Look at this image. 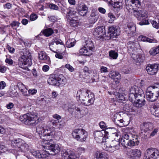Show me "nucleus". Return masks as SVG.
I'll use <instances>...</instances> for the list:
<instances>
[{
  "mask_svg": "<svg viewBox=\"0 0 159 159\" xmlns=\"http://www.w3.org/2000/svg\"><path fill=\"white\" fill-rule=\"evenodd\" d=\"M31 153L36 158H40V152L39 151L33 150L31 152Z\"/></svg>",
  "mask_w": 159,
  "mask_h": 159,
  "instance_id": "603ef678",
  "label": "nucleus"
},
{
  "mask_svg": "<svg viewBox=\"0 0 159 159\" xmlns=\"http://www.w3.org/2000/svg\"><path fill=\"white\" fill-rule=\"evenodd\" d=\"M49 7L50 8L55 10H57L58 9V7L57 5L53 3L50 4L49 5Z\"/></svg>",
  "mask_w": 159,
  "mask_h": 159,
  "instance_id": "0e129e2a",
  "label": "nucleus"
},
{
  "mask_svg": "<svg viewBox=\"0 0 159 159\" xmlns=\"http://www.w3.org/2000/svg\"><path fill=\"white\" fill-rule=\"evenodd\" d=\"M133 14L139 20H141L139 23L141 25H147L149 24L148 20L145 19L148 17V13L146 11L143 10H133Z\"/></svg>",
  "mask_w": 159,
  "mask_h": 159,
  "instance_id": "39448f33",
  "label": "nucleus"
},
{
  "mask_svg": "<svg viewBox=\"0 0 159 159\" xmlns=\"http://www.w3.org/2000/svg\"><path fill=\"white\" fill-rule=\"evenodd\" d=\"M109 75V77L113 79L116 83H119L120 80L121 79L120 75L118 72L116 71H111Z\"/></svg>",
  "mask_w": 159,
  "mask_h": 159,
  "instance_id": "a878e982",
  "label": "nucleus"
},
{
  "mask_svg": "<svg viewBox=\"0 0 159 159\" xmlns=\"http://www.w3.org/2000/svg\"><path fill=\"white\" fill-rule=\"evenodd\" d=\"M57 86H59L60 85L63 86L65 85L67 83L66 78L62 74L57 75Z\"/></svg>",
  "mask_w": 159,
  "mask_h": 159,
  "instance_id": "cd10ccee",
  "label": "nucleus"
},
{
  "mask_svg": "<svg viewBox=\"0 0 159 159\" xmlns=\"http://www.w3.org/2000/svg\"><path fill=\"white\" fill-rule=\"evenodd\" d=\"M54 43H56V44L57 45L58 44H62V42L61 40H58L57 39H55L54 40V41H53V42H52L51 43L49 44V48L50 49L52 50V48H51V46H52V45H53L54 44Z\"/></svg>",
  "mask_w": 159,
  "mask_h": 159,
  "instance_id": "864d4df0",
  "label": "nucleus"
},
{
  "mask_svg": "<svg viewBox=\"0 0 159 159\" xmlns=\"http://www.w3.org/2000/svg\"><path fill=\"white\" fill-rule=\"evenodd\" d=\"M143 159H159V152L157 149L149 148L145 154Z\"/></svg>",
  "mask_w": 159,
  "mask_h": 159,
  "instance_id": "1a4fd4ad",
  "label": "nucleus"
},
{
  "mask_svg": "<svg viewBox=\"0 0 159 159\" xmlns=\"http://www.w3.org/2000/svg\"><path fill=\"white\" fill-rule=\"evenodd\" d=\"M99 125L100 127L103 129H106L107 128L106 123L103 121L100 122L99 124Z\"/></svg>",
  "mask_w": 159,
  "mask_h": 159,
  "instance_id": "e2e57ef3",
  "label": "nucleus"
},
{
  "mask_svg": "<svg viewBox=\"0 0 159 159\" xmlns=\"http://www.w3.org/2000/svg\"><path fill=\"white\" fill-rule=\"evenodd\" d=\"M65 124V122L63 120H58L56 127L59 129H61L64 126Z\"/></svg>",
  "mask_w": 159,
  "mask_h": 159,
  "instance_id": "09e8293b",
  "label": "nucleus"
},
{
  "mask_svg": "<svg viewBox=\"0 0 159 159\" xmlns=\"http://www.w3.org/2000/svg\"><path fill=\"white\" fill-rule=\"evenodd\" d=\"M113 5V6L114 7H115L120 9L122 8L123 4L122 2H120V1H115ZM112 6H113V5Z\"/></svg>",
  "mask_w": 159,
  "mask_h": 159,
  "instance_id": "a18cd8bd",
  "label": "nucleus"
},
{
  "mask_svg": "<svg viewBox=\"0 0 159 159\" xmlns=\"http://www.w3.org/2000/svg\"><path fill=\"white\" fill-rule=\"evenodd\" d=\"M18 88L24 96H28V89L23 84L21 83H18Z\"/></svg>",
  "mask_w": 159,
  "mask_h": 159,
  "instance_id": "2f4dec72",
  "label": "nucleus"
},
{
  "mask_svg": "<svg viewBox=\"0 0 159 159\" xmlns=\"http://www.w3.org/2000/svg\"><path fill=\"white\" fill-rule=\"evenodd\" d=\"M45 130L44 136H41V138L42 139V143H47L48 141L52 142V138L55 134V128L53 127L46 126Z\"/></svg>",
  "mask_w": 159,
  "mask_h": 159,
  "instance_id": "0eeeda50",
  "label": "nucleus"
},
{
  "mask_svg": "<svg viewBox=\"0 0 159 159\" xmlns=\"http://www.w3.org/2000/svg\"><path fill=\"white\" fill-rule=\"evenodd\" d=\"M105 134L104 130L95 132L94 136L95 140L99 143L104 142L107 139V136L105 135Z\"/></svg>",
  "mask_w": 159,
  "mask_h": 159,
  "instance_id": "4468645a",
  "label": "nucleus"
},
{
  "mask_svg": "<svg viewBox=\"0 0 159 159\" xmlns=\"http://www.w3.org/2000/svg\"><path fill=\"white\" fill-rule=\"evenodd\" d=\"M120 133H115L112 134V136L114 138V139L110 142L113 152L118 150L120 147L119 139L120 138Z\"/></svg>",
  "mask_w": 159,
  "mask_h": 159,
  "instance_id": "9b49d317",
  "label": "nucleus"
},
{
  "mask_svg": "<svg viewBox=\"0 0 159 159\" xmlns=\"http://www.w3.org/2000/svg\"><path fill=\"white\" fill-rule=\"evenodd\" d=\"M124 120L122 119L118 120L117 119H115V123L118 126L120 127H123L124 125Z\"/></svg>",
  "mask_w": 159,
  "mask_h": 159,
  "instance_id": "8fccbe9b",
  "label": "nucleus"
},
{
  "mask_svg": "<svg viewBox=\"0 0 159 159\" xmlns=\"http://www.w3.org/2000/svg\"><path fill=\"white\" fill-rule=\"evenodd\" d=\"M108 16L111 19V20H109V23H112V21H114L116 19V17L115 15L111 13H109L108 15Z\"/></svg>",
  "mask_w": 159,
  "mask_h": 159,
  "instance_id": "052dcab7",
  "label": "nucleus"
},
{
  "mask_svg": "<svg viewBox=\"0 0 159 159\" xmlns=\"http://www.w3.org/2000/svg\"><path fill=\"white\" fill-rule=\"evenodd\" d=\"M48 142L47 143H42V146L43 148L50 150V152L54 153V154H52L53 155L59 152L60 148L58 145L52 144L53 141L51 142L48 141Z\"/></svg>",
  "mask_w": 159,
  "mask_h": 159,
  "instance_id": "9d476101",
  "label": "nucleus"
},
{
  "mask_svg": "<svg viewBox=\"0 0 159 159\" xmlns=\"http://www.w3.org/2000/svg\"><path fill=\"white\" fill-rule=\"evenodd\" d=\"M95 100L94 95L93 93H90V94L82 103L85 106H88L93 104Z\"/></svg>",
  "mask_w": 159,
  "mask_h": 159,
  "instance_id": "b1692460",
  "label": "nucleus"
},
{
  "mask_svg": "<svg viewBox=\"0 0 159 159\" xmlns=\"http://www.w3.org/2000/svg\"><path fill=\"white\" fill-rule=\"evenodd\" d=\"M128 130V129L127 128H123L121 130L123 134L120 140V142L123 146L126 147H129L130 143V139H129L130 134L126 133Z\"/></svg>",
  "mask_w": 159,
  "mask_h": 159,
  "instance_id": "f8f14e48",
  "label": "nucleus"
},
{
  "mask_svg": "<svg viewBox=\"0 0 159 159\" xmlns=\"http://www.w3.org/2000/svg\"><path fill=\"white\" fill-rule=\"evenodd\" d=\"M38 18V16L35 14L33 13L30 15V19L31 21H33L36 20Z\"/></svg>",
  "mask_w": 159,
  "mask_h": 159,
  "instance_id": "bf43d9fd",
  "label": "nucleus"
},
{
  "mask_svg": "<svg viewBox=\"0 0 159 159\" xmlns=\"http://www.w3.org/2000/svg\"><path fill=\"white\" fill-rule=\"evenodd\" d=\"M75 43V40L74 39H69L66 43V46L68 48L74 46Z\"/></svg>",
  "mask_w": 159,
  "mask_h": 159,
  "instance_id": "79ce46f5",
  "label": "nucleus"
},
{
  "mask_svg": "<svg viewBox=\"0 0 159 159\" xmlns=\"http://www.w3.org/2000/svg\"><path fill=\"white\" fill-rule=\"evenodd\" d=\"M0 150L2 152H4L7 151V148L4 145L0 144Z\"/></svg>",
  "mask_w": 159,
  "mask_h": 159,
  "instance_id": "774afa93",
  "label": "nucleus"
},
{
  "mask_svg": "<svg viewBox=\"0 0 159 159\" xmlns=\"http://www.w3.org/2000/svg\"><path fill=\"white\" fill-rule=\"evenodd\" d=\"M84 129H75L73 131L72 134L73 138L77 140L79 137L82 134V132Z\"/></svg>",
  "mask_w": 159,
  "mask_h": 159,
  "instance_id": "c756f323",
  "label": "nucleus"
},
{
  "mask_svg": "<svg viewBox=\"0 0 159 159\" xmlns=\"http://www.w3.org/2000/svg\"><path fill=\"white\" fill-rule=\"evenodd\" d=\"M57 75H53L50 76L48 80V82L50 85L57 86Z\"/></svg>",
  "mask_w": 159,
  "mask_h": 159,
  "instance_id": "f704fd0d",
  "label": "nucleus"
},
{
  "mask_svg": "<svg viewBox=\"0 0 159 159\" xmlns=\"http://www.w3.org/2000/svg\"><path fill=\"white\" fill-rule=\"evenodd\" d=\"M38 54L39 58L40 60L44 61L45 63L48 64L50 63L49 57L44 52L40 51L39 52Z\"/></svg>",
  "mask_w": 159,
  "mask_h": 159,
  "instance_id": "bb28decb",
  "label": "nucleus"
},
{
  "mask_svg": "<svg viewBox=\"0 0 159 159\" xmlns=\"http://www.w3.org/2000/svg\"><path fill=\"white\" fill-rule=\"evenodd\" d=\"M147 37L143 35H141L139 37L138 40L139 41H146Z\"/></svg>",
  "mask_w": 159,
  "mask_h": 159,
  "instance_id": "69168bd1",
  "label": "nucleus"
},
{
  "mask_svg": "<svg viewBox=\"0 0 159 159\" xmlns=\"http://www.w3.org/2000/svg\"><path fill=\"white\" fill-rule=\"evenodd\" d=\"M146 96L149 101L154 102L159 97V84L148 87L146 92Z\"/></svg>",
  "mask_w": 159,
  "mask_h": 159,
  "instance_id": "f03ea898",
  "label": "nucleus"
},
{
  "mask_svg": "<svg viewBox=\"0 0 159 159\" xmlns=\"http://www.w3.org/2000/svg\"><path fill=\"white\" fill-rule=\"evenodd\" d=\"M123 109L131 115H135L137 113V108L135 107H133L131 105L129 104H125L123 107Z\"/></svg>",
  "mask_w": 159,
  "mask_h": 159,
  "instance_id": "5701e85b",
  "label": "nucleus"
},
{
  "mask_svg": "<svg viewBox=\"0 0 159 159\" xmlns=\"http://www.w3.org/2000/svg\"><path fill=\"white\" fill-rule=\"evenodd\" d=\"M150 110L151 113L155 116L159 117V107H157L155 104L154 105L152 106Z\"/></svg>",
  "mask_w": 159,
  "mask_h": 159,
  "instance_id": "4c0bfd02",
  "label": "nucleus"
},
{
  "mask_svg": "<svg viewBox=\"0 0 159 159\" xmlns=\"http://www.w3.org/2000/svg\"><path fill=\"white\" fill-rule=\"evenodd\" d=\"M108 34L110 38H116L120 35V29L117 26L112 25L108 27Z\"/></svg>",
  "mask_w": 159,
  "mask_h": 159,
  "instance_id": "ddd939ff",
  "label": "nucleus"
},
{
  "mask_svg": "<svg viewBox=\"0 0 159 159\" xmlns=\"http://www.w3.org/2000/svg\"><path fill=\"white\" fill-rule=\"evenodd\" d=\"M153 124L149 122H144L140 126L141 130L143 131L145 133L148 132L149 133L153 129Z\"/></svg>",
  "mask_w": 159,
  "mask_h": 159,
  "instance_id": "412c9836",
  "label": "nucleus"
},
{
  "mask_svg": "<svg viewBox=\"0 0 159 159\" xmlns=\"http://www.w3.org/2000/svg\"><path fill=\"white\" fill-rule=\"evenodd\" d=\"M31 57V53L29 51L26 50L25 52L18 59L19 66L25 69H26L28 66H30L32 64Z\"/></svg>",
  "mask_w": 159,
  "mask_h": 159,
  "instance_id": "7ed1b4c3",
  "label": "nucleus"
},
{
  "mask_svg": "<svg viewBox=\"0 0 159 159\" xmlns=\"http://www.w3.org/2000/svg\"><path fill=\"white\" fill-rule=\"evenodd\" d=\"M67 21L70 25L72 27L77 26V20L78 19L77 16V12L74 10H70L66 15Z\"/></svg>",
  "mask_w": 159,
  "mask_h": 159,
  "instance_id": "6e6552de",
  "label": "nucleus"
},
{
  "mask_svg": "<svg viewBox=\"0 0 159 159\" xmlns=\"http://www.w3.org/2000/svg\"><path fill=\"white\" fill-rule=\"evenodd\" d=\"M104 142H105V143L102 145L103 149L106 151H109L111 152H113L112 149L111 148L112 147L110 142L105 141Z\"/></svg>",
  "mask_w": 159,
  "mask_h": 159,
  "instance_id": "e433bc0d",
  "label": "nucleus"
},
{
  "mask_svg": "<svg viewBox=\"0 0 159 159\" xmlns=\"http://www.w3.org/2000/svg\"><path fill=\"white\" fill-rule=\"evenodd\" d=\"M139 138L136 135H134L132 136V139H130L129 147H133L139 145Z\"/></svg>",
  "mask_w": 159,
  "mask_h": 159,
  "instance_id": "7c9ffc66",
  "label": "nucleus"
},
{
  "mask_svg": "<svg viewBox=\"0 0 159 159\" xmlns=\"http://www.w3.org/2000/svg\"><path fill=\"white\" fill-rule=\"evenodd\" d=\"M53 33V31L51 28L46 29L43 31V34L47 37L51 35Z\"/></svg>",
  "mask_w": 159,
  "mask_h": 159,
  "instance_id": "c03bdc74",
  "label": "nucleus"
},
{
  "mask_svg": "<svg viewBox=\"0 0 159 159\" xmlns=\"http://www.w3.org/2000/svg\"><path fill=\"white\" fill-rule=\"evenodd\" d=\"M65 67L71 72H73L74 71V68L69 64H66L65 65Z\"/></svg>",
  "mask_w": 159,
  "mask_h": 159,
  "instance_id": "680f3d73",
  "label": "nucleus"
},
{
  "mask_svg": "<svg viewBox=\"0 0 159 159\" xmlns=\"http://www.w3.org/2000/svg\"><path fill=\"white\" fill-rule=\"evenodd\" d=\"M37 92V90L34 89H30L28 91V96L30 95H34Z\"/></svg>",
  "mask_w": 159,
  "mask_h": 159,
  "instance_id": "13d9d810",
  "label": "nucleus"
},
{
  "mask_svg": "<svg viewBox=\"0 0 159 159\" xmlns=\"http://www.w3.org/2000/svg\"><path fill=\"white\" fill-rule=\"evenodd\" d=\"M91 93L89 91L86 89H82L78 91L77 93V97H79V100L83 102L88 97L90 93Z\"/></svg>",
  "mask_w": 159,
  "mask_h": 159,
  "instance_id": "6ab92c4d",
  "label": "nucleus"
},
{
  "mask_svg": "<svg viewBox=\"0 0 159 159\" xmlns=\"http://www.w3.org/2000/svg\"><path fill=\"white\" fill-rule=\"evenodd\" d=\"M62 159H76V156L71 152L63 151L61 152Z\"/></svg>",
  "mask_w": 159,
  "mask_h": 159,
  "instance_id": "4be33fe9",
  "label": "nucleus"
},
{
  "mask_svg": "<svg viewBox=\"0 0 159 159\" xmlns=\"http://www.w3.org/2000/svg\"><path fill=\"white\" fill-rule=\"evenodd\" d=\"M79 52L80 55L84 56H89L92 54V52L91 50H89L87 48H82L80 49Z\"/></svg>",
  "mask_w": 159,
  "mask_h": 159,
  "instance_id": "c9c22d12",
  "label": "nucleus"
},
{
  "mask_svg": "<svg viewBox=\"0 0 159 159\" xmlns=\"http://www.w3.org/2000/svg\"><path fill=\"white\" fill-rule=\"evenodd\" d=\"M45 129H44L43 127L40 125H39L36 128L37 132L40 135V136H43L44 133L45 131Z\"/></svg>",
  "mask_w": 159,
  "mask_h": 159,
  "instance_id": "a19ab883",
  "label": "nucleus"
},
{
  "mask_svg": "<svg viewBox=\"0 0 159 159\" xmlns=\"http://www.w3.org/2000/svg\"><path fill=\"white\" fill-rule=\"evenodd\" d=\"M144 96L142 90L137 86L134 85L131 87L129 91V98L136 107H141L145 104L144 99L141 98Z\"/></svg>",
  "mask_w": 159,
  "mask_h": 159,
  "instance_id": "f257e3e1",
  "label": "nucleus"
},
{
  "mask_svg": "<svg viewBox=\"0 0 159 159\" xmlns=\"http://www.w3.org/2000/svg\"><path fill=\"white\" fill-rule=\"evenodd\" d=\"M7 58L6 59L5 62L9 65H12L13 63V61L11 59V56L9 55H6Z\"/></svg>",
  "mask_w": 159,
  "mask_h": 159,
  "instance_id": "3c124183",
  "label": "nucleus"
},
{
  "mask_svg": "<svg viewBox=\"0 0 159 159\" xmlns=\"http://www.w3.org/2000/svg\"><path fill=\"white\" fill-rule=\"evenodd\" d=\"M50 153L48 151H46V150L42 151L40 152V158H45L48 157Z\"/></svg>",
  "mask_w": 159,
  "mask_h": 159,
  "instance_id": "de8ad7c7",
  "label": "nucleus"
},
{
  "mask_svg": "<svg viewBox=\"0 0 159 159\" xmlns=\"http://www.w3.org/2000/svg\"><path fill=\"white\" fill-rule=\"evenodd\" d=\"M84 129H75L73 131L72 134L73 138L77 140L79 137L82 134V132Z\"/></svg>",
  "mask_w": 159,
  "mask_h": 159,
  "instance_id": "c85d7f7f",
  "label": "nucleus"
},
{
  "mask_svg": "<svg viewBox=\"0 0 159 159\" xmlns=\"http://www.w3.org/2000/svg\"><path fill=\"white\" fill-rule=\"evenodd\" d=\"M149 52L150 55L152 56H155L156 54H158L156 47L151 48L149 51Z\"/></svg>",
  "mask_w": 159,
  "mask_h": 159,
  "instance_id": "5fc2aeb1",
  "label": "nucleus"
},
{
  "mask_svg": "<svg viewBox=\"0 0 159 159\" xmlns=\"http://www.w3.org/2000/svg\"><path fill=\"white\" fill-rule=\"evenodd\" d=\"M22 144L21 140L20 139H15L11 140V145L13 147L17 148L18 149Z\"/></svg>",
  "mask_w": 159,
  "mask_h": 159,
  "instance_id": "473e14b6",
  "label": "nucleus"
},
{
  "mask_svg": "<svg viewBox=\"0 0 159 159\" xmlns=\"http://www.w3.org/2000/svg\"><path fill=\"white\" fill-rule=\"evenodd\" d=\"M21 143L22 144L20 145V148H19L18 151L23 152H26L29 148V146L25 143L21 142Z\"/></svg>",
  "mask_w": 159,
  "mask_h": 159,
  "instance_id": "58836bf2",
  "label": "nucleus"
},
{
  "mask_svg": "<svg viewBox=\"0 0 159 159\" xmlns=\"http://www.w3.org/2000/svg\"><path fill=\"white\" fill-rule=\"evenodd\" d=\"M19 119L25 124L32 125L38 123L39 117L36 115L28 113L20 116Z\"/></svg>",
  "mask_w": 159,
  "mask_h": 159,
  "instance_id": "20e7f679",
  "label": "nucleus"
},
{
  "mask_svg": "<svg viewBox=\"0 0 159 159\" xmlns=\"http://www.w3.org/2000/svg\"><path fill=\"white\" fill-rule=\"evenodd\" d=\"M98 17L97 12L95 10H93L89 17V21L91 24H94L97 21Z\"/></svg>",
  "mask_w": 159,
  "mask_h": 159,
  "instance_id": "393cba45",
  "label": "nucleus"
},
{
  "mask_svg": "<svg viewBox=\"0 0 159 159\" xmlns=\"http://www.w3.org/2000/svg\"><path fill=\"white\" fill-rule=\"evenodd\" d=\"M85 107H82L80 105H70L68 108L69 111L75 114L78 117H81V116L86 115L87 112L85 111Z\"/></svg>",
  "mask_w": 159,
  "mask_h": 159,
  "instance_id": "423d86ee",
  "label": "nucleus"
},
{
  "mask_svg": "<svg viewBox=\"0 0 159 159\" xmlns=\"http://www.w3.org/2000/svg\"><path fill=\"white\" fill-rule=\"evenodd\" d=\"M110 57L113 59H116L118 56V54L117 52L113 50H111L109 52Z\"/></svg>",
  "mask_w": 159,
  "mask_h": 159,
  "instance_id": "49530a36",
  "label": "nucleus"
},
{
  "mask_svg": "<svg viewBox=\"0 0 159 159\" xmlns=\"http://www.w3.org/2000/svg\"><path fill=\"white\" fill-rule=\"evenodd\" d=\"M125 30L129 35L133 36L135 35L136 28L135 25L133 22H128L125 27Z\"/></svg>",
  "mask_w": 159,
  "mask_h": 159,
  "instance_id": "dca6fc26",
  "label": "nucleus"
},
{
  "mask_svg": "<svg viewBox=\"0 0 159 159\" xmlns=\"http://www.w3.org/2000/svg\"><path fill=\"white\" fill-rule=\"evenodd\" d=\"M100 71L101 73H106L108 72L107 68L106 67L102 66L100 67Z\"/></svg>",
  "mask_w": 159,
  "mask_h": 159,
  "instance_id": "338daca9",
  "label": "nucleus"
},
{
  "mask_svg": "<svg viewBox=\"0 0 159 159\" xmlns=\"http://www.w3.org/2000/svg\"><path fill=\"white\" fill-rule=\"evenodd\" d=\"M93 33V35L98 38H103L106 34L105 27H98L94 29Z\"/></svg>",
  "mask_w": 159,
  "mask_h": 159,
  "instance_id": "f3484780",
  "label": "nucleus"
},
{
  "mask_svg": "<svg viewBox=\"0 0 159 159\" xmlns=\"http://www.w3.org/2000/svg\"><path fill=\"white\" fill-rule=\"evenodd\" d=\"M152 131L150 133L149 138L154 136L157 134L158 131V129L157 128H155L154 129L153 128V129L152 130Z\"/></svg>",
  "mask_w": 159,
  "mask_h": 159,
  "instance_id": "6e6d98bb",
  "label": "nucleus"
},
{
  "mask_svg": "<svg viewBox=\"0 0 159 159\" xmlns=\"http://www.w3.org/2000/svg\"><path fill=\"white\" fill-rule=\"evenodd\" d=\"M85 44H84V48H87L89 50H91L93 52L94 49V46L93 43L91 40L90 39H88L85 41Z\"/></svg>",
  "mask_w": 159,
  "mask_h": 159,
  "instance_id": "72a5a7b5",
  "label": "nucleus"
},
{
  "mask_svg": "<svg viewBox=\"0 0 159 159\" xmlns=\"http://www.w3.org/2000/svg\"><path fill=\"white\" fill-rule=\"evenodd\" d=\"M87 136L88 134L87 132L85 130H84L82 132V134L80 135V137H79V138L77 140L81 142L85 141L86 140Z\"/></svg>",
  "mask_w": 159,
  "mask_h": 159,
  "instance_id": "ea45409f",
  "label": "nucleus"
},
{
  "mask_svg": "<svg viewBox=\"0 0 159 159\" xmlns=\"http://www.w3.org/2000/svg\"><path fill=\"white\" fill-rule=\"evenodd\" d=\"M128 155L130 159H139L141 156V152L138 149H131L128 153Z\"/></svg>",
  "mask_w": 159,
  "mask_h": 159,
  "instance_id": "a211bd4d",
  "label": "nucleus"
},
{
  "mask_svg": "<svg viewBox=\"0 0 159 159\" xmlns=\"http://www.w3.org/2000/svg\"><path fill=\"white\" fill-rule=\"evenodd\" d=\"M95 157L97 159H107L105 157V155L99 151H97L95 154Z\"/></svg>",
  "mask_w": 159,
  "mask_h": 159,
  "instance_id": "37998d69",
  "label": "nucleus"
},
{
  "mask_svg": "<svg viewBox=\"0 0 159 159\" xmlns=\"http://www.w3.org/2000/svg\"><path fill=\"white\" fill-rule=\"evenodd\" d=\"M78 14L81 16H86L88 12V8L84 3L79 2L76 7Z\"/></svg>",
  "mask_w": 159,
  "mask_h": 159,
  "instance_id": "2eb2a0df",
  "label": "nucleus"
},
{
  "mask_svg": "<svg viewBox=\"0 0 159 159\" xmlns=\"http://www.w3.org/2000/svg\"><path fill=\"white\" fill-rule=\"evenodd\" d=\"M136 61L139 63H141L143 62L144 59L143 57L140 54H139L136 55Z\"/></svg>",
  "mask_w": 159,
  "mask_h": 159,
  "instance_id": "4d7b16f0",
  "label": "nucleus"
},
{
  "mask_svg": "<svg viewBox=\"0 0 159 159\" xmlns=\"http://www.w3.org/2000/svg\"><path fill=\"white\" fill-rule=\"evenodd\" d=\"M159 70V64H154L148 65L146 67V70L148 74L154 75L156 74Z\"/></svg>",
  "mask_w": 159,
  "mask_h": 159,
  "instance_id": "aec40b11",
  "label": "nucleus"
}]
</instances>
